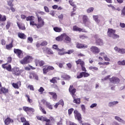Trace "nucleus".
Listing matches in <instances>:
<instances>
[{
  "mask_svg": "<svg viewBox=\"0 0 125 125\" xmlns=\"http://www.w3.org/2000/svg\"><path fill=\"white\" fill-rule=\"evenodd\" d=\"M48 93L52 96V98L54 101L57 100V94H56V93L53 92H49Z\"/></svg>",
  "mask_w": 125,
  "mask_h": 125,
  "instance_id": "obj_19",
  "label": "nucleus"
},
{
  "mask_svg": "<svg viewBox=\"0 0 125 125\" xmlns=\"http://www.w3.org/2000/svg\"><path fill=\"white\" fill-rule=\"evenodd\" d=\"M117 65L119 66H124V60L123 61H119L117 62Z\"/></svg>",
  "mask_w": 125,
  "mask_h": 125,
  "instance_id": "obj_40",
  "label": "nucleus"
},
{
  "mask_svg": "<svg viewBox=\"0 0 125 125\" xmlns=\"http://www.w3.org/2000/svg\"><path fill=\"white\" fill-rule=\"evenodd\" d=\"M39 92H41V93H42L43 91H44V89L42 87H41L40 89L38 90Z\"/></svg>",
  "mask_w": 125,
  "mask_h": 125,
  "instance_id": "obj_58",
  "label": "nucleus"
},
{
  "mask_svg": "<svg viewBox=\"0 0 125 125\" xmlns=\"http://www.w3.org/2000/svg\"><path fill=\"white\" fill-rule=\"evenodd\" d=\"M28 112H35V109L33 108L32 107H29Z\"/></svg>",
  "mask_w": 125,
  "mask_h": 125,
  "instance_id": "obj_63",
  "label": "nucleus"
},
{
  "mask_svg": "<svg viewBox=\"0 0 125 125\" xmlns=\"http://www.w3.org/2000/svg\"><path fill=\"white\" fill-rule=\"evenodd\" d=\"M118 103H119L118 101L110 102L108 104V106L109 107H114Z\"/></svg>",
  "mask_w": 125,
  "mask_h": 125,
  "instance_id": "obj_26",
  "label": "nucleus"
},
{
  "mask_svg": "<svg viewBox=\"0 0 125 125\" xmlns=\"http://www.w3.org/2000/svg\"><path fill=\"white\" fill-rule=\"evenodd\" d=\"M114 119L116 121H117V122H119V123H122V124H125V121L123 120L118 116H115Z\"/></svg>",
  "mask_w": 125,
  "mask_h": 125,
  "instance_id": "obj_20",
  "label": "nucleus"
},
{
  "mask_svg": "<svg viewBox=\"0 0 125 125\" xmlns=\"http://www.w3.org/2000/svg\"><path fill=\"white\" fill-rule=\"evenodd\" d=\"M104 61H108V62H109V61H110V59L108 58V57H107L106 55L104 56Z\"/></svg>",
  "mask_w": 125,
  "mask_h": 125,
  "instance_id": "obj_55",
  "label": "nucleus"
},
{
  "mask_svg": "<svg viewBox=\"0 0 125 125\" xmlns=\"http://www.w3.org/2000/svg\"><path fill=\"white\" fill-rule=\"evenodd\" d=\"M26 97H27V101L29 102V103H32V100L30 99V96H29V95H26Z\"/></svg>",
  "mask_w": 125,
  "mask_h": 125,
  "instance_id": "obj_59",
  "label": "nucleus"
},
{
  "mask_svg": "<svg viewBox=\"0 0 125 125\" xmlns=\"http://www.w3.org/2000/svg\"><path fill=\"white\" fill-rule=\"evenodd\" d=\"M2 67L3 69H6L7 71L8 72H12V69H11V65L7 64V63H5L2 65Z\"/></svg>",
  "mask_w": 125,
  "mask_h": 125,
  "instance_id": "obj_10",
  "label": "nucleus"
},
{
  "mask_svg": "<svg viewBox=\"0 0 125 125\" xmlns=\"http://www.w3.org/2000/svg\"><path fill=\"white\" fill-rule=\"evenodd\" d=\"M119 53L120 54H125V48H120L119 51Z\"/></svg>",
  "mask_w": 125,
  "mask_h": 125,
  "instance_id": "obj_48",
  "label": "nucleus"
},
{
  "mask_svg": "<svg viewBox=\"0 0 125 125\" xmlns=\"http://www.w3.org/2000/svg\"><path fill=\"white\" fill-rule=\"evenodd\" d=\"M69 92L70 93V94L72 95H75V93H76V89L73 88V85H70L69 89Z\"/></svg>",
  "mask_w": 125,
  "mask_h": 125,
  "instance_id": "obj_18",
  "label": "nucleus"
},
{
  "mask_svg": "<svg viewBox=\"0 0 125 125\" xmlns=\"http://www.w3.org/2000/svg\"><path fill=\"white\" fill-rule=\"evenodd\" d=\"M17 25L18 26L19 29L20 30H26V28L25 27V25L23 23L20 24L19 22H17Z\"/></svg>",
  "mask_w": 125,
  "mask_h": 125,
  "instance_id": "obj_24",
  "label": "nucleus"
},
{
  "mask_svg": "<svg viewBox=\"0 0 125 125\" xmlns=\"http://www.w3.org/2000/svg\"><path fill=\"white\" fill-rule=\"evenodd\" d=\"M120 49H121V48H119L118 47V46H115L114 48V50H115V52H118V53H119Z\"/></svg>",
  "mask_w": 125,
  "mask_h": 125,
  "instance_id": "obj_47",
  "label": "nucleus"
},
{
  "mask_svg": "<svg viewBox=\"0 0 125 125\" xmlns=\"http://www.w3.org/2000/svg\"><path fill=\"white\" fill-rule=\"evenodd\" d=\"M53 48L54 49H56V50H58V51H59V50L60 49L58 48V45H57L56 44H54L53 45Z\"/></svg>",
  "mask_w": 125,
  "mask_h": 125,
  "instance_id": "obj_52",
  "label": "nucleus"
},
{
  "mask_svg": "<svg viewBox=\"0 0 125 125\" xmlns=\"http://www.w3.org/2000/svg\"><path fill=\"white\" fill-rule=\"evenodd\" d=\"M98 18H99L98 15L93 16V19H94V21L96 22V23H100V20H99Z\"/></svg>",
  "mask_w": 125,
  "mask_h": 125,
  "instance_id": "obj_29",
  "label": "nucleus"
},
{
  "mask_svg": "<svg viewBox=\"0 0 125 125\" xmlns=\"http://www.w3.org/2000/svg\"><path fill=\"white\" fill-rule=\"evenodd\" d=\"M74 113L75 119L78 120V121H82V115L80 113H79V111L75 110H74Z\"/></svg>",
  "mask_w": 125,
  "mask_h": 125,
  "instance_id": "obj_9",
  "label": "nucleus"
},
{
  "mask_svg": "<svg viewBox=\"0 0 125 125\" xmlns=\"http://www.w3.org/2000/svg\"><path fill=\"white\" fill-rule=\"evenodd\" d=\"M26 21H30V22H31V21H32V20H35V17L29 16L26 18Z\"/></svg>",
  "mask_w": 125,
  "mask_h": 125,
  "instance_id": "obj_38",
  "label": "nucleus"
},
{
  "mask_svg": "<svg viewBox=\"0 0 125 125\" xmlns=\"http://www.w3.org/2000/svg\"><path fill=\"white\" fill-rule=\"evenodd\" d=\"M76 62L77 65H79V64H80L81 66H84V62L81 59H79Z\"/></svg>",
  "mask_w": 125,
  "mask_h": 125,
  "instance_id": "obj_28",
  "label": "nucleus"
},
{
  "mask_svg": "<svg viewBox=\"0 0 125 125\" xmlns=\"http://www.w3.org/2000/svg\"><path fill=\"white\" fill-rule=\"evenodd\" d=\"M121 15H122V16H125V11L124 10H122Z\"/></svg>",
  "mask_w": 125,
  "mask_h": 125,
  "instance_id": "obj_64",
  "label": "nucleus"
},
{
  "mask_svg": "<svg viewBox=\"0 0 125 125\" xmlns=\"http://www.w3.org/2000/svg\"><path fill=\"white\" fill-rule=\"evenodd\" d=\"M89 69L91 70V71H97L98 70V67L95 66H90L89 67Z\"/></svg>",
  "mask_w": 125,
  "mask_h": 125,
  "instance_id": "obj_42",
  "label": "nucleus"
},
{
  "mask_svg": "<svg viewBox=\"0 0 125 125\" xmlns=\"http://www.w3.org/2000/svg\"><path fill=\"white\" fill-rule=\"evenodd\" d=\"M93 10H94V8L90 7L86 10V12L87 13H92L93 12Z\"/></svg>",
  "mask_w": 125,
  "mask_h": 125,
  "instance_id": "obj_34",
  "label": "nucleus"
},
{
  "mask_svg": "<svg viewBox=\"0 0 125 125\" xmlns=\"http://www.w3.org/2000/svg\"><path fill=\"white\" fill-rule=\"evenodd\" d=\"M18 37L20 38V39H21L22 40H26V38L25 34L20 32L18 33Z\"/></svg>",
  "mask_w": 125,
  "mask_h": 125,
  "instance_id": "obj_21",
  "label": "nucleus"
},
{
  "mask_svg": "<svg viewBox=\"0 0 125 125\" xmlns=\"http://www.w3.org/2000/svg\"><path fill=\"white\" fill-rule=\"evenodd\" d=\"M37 29H40V28H42V27H43L44 26V21L42 18V17H40L39 15H37Z\"/></svg>",
  "mask_w": 125,
  "mask_h": 125,
  "instance_id": "obj_2",
  "label": "nucleus"
},
{
  "mask_svg": "<svg viewBox=\"0 0 125 125\" xmlns=\"http://www.w3.org/2000/svg\"><path fill=\"white\" fill-rule=\"evenodd\" d=\"M31 59H32V58H31V56H27L23 59L21 60L20 62L21 64H22V65H24L25 64H28V63L30 62Z\"/></svg>",
  "mask_w": 125,
  "mask_h": 125,
  "instance_id": "obj_4",
  "label": "nucleus"
},
{
  "mask_svg": "<svg viewBox=\"0 0 125 125\" xmlns=\"http://www.w3.org/2000/svg\"><path fill=\"white\" fill-rule=\"evenodd\" d=\"M35 63H36V66L39 65V66H40V67H42V66H43V65H44V62H43V61L36 60Z\"/></svg>",
  "mask_w": 125,
  "mask_h": 125,
  "instance_id": "obj_13",
  "label": "nucleus"
},
{
  "mask_svg": "<svg viewBox=\"0 0 125 125\" xmlns=\"http://www.w3.org/2000/svg\"><path fill=\"white\" fill-rule=\"evenodd\" d=\"M109 81L110 83H120V79L115 77L109 79Z\"/></svg>",
  "mask_w": 125,
  "mask_h": 125,
  "instance_id": "obj_12",
  "label": "nucleus"
},
{
  "mask_svg": "<svg viewBox=\"0 0 125 125\" xmlns=\"http://www.w3.org/2000/svg\"><path fill=\"white\" fill-rule=\"evenodd\" d=\"M76 95H72V97L73 98V103H75L77 104V105H80L81 104V99L80 98H76Z\"/></svg>",
  "mask_w": 125,
  "mask_h": 125,
  "instance_id": "obj_14",
  "label": "nucleus"
},
{
  "mask_svg": "<svg viewBox=\"0 0 125 125\" xmlns=\"http://www.w3.org/2000/svg\"><path fill=\"white\" fill-rule=\"evenodd\" d=\"M47 45V42L46 41H43L41 43V45L42 46H44V45Z\"/></svg>",
  "mask_w": 125,
  "mask_h": 125,
  "instance_id": "obj_53",
  "label": "nucleus"
},
{
  "mask_svg": "<svg viewBox=\"0 0 125 125\" xmlns=\"http://www.w3.org/2000/svg\"><path fill=\"white\" fill-rule=\"evenodd\" d=\"M48 71H49V70L48 69V67L47 66H46L45 68L43 69V74L47 73L48 72Z\"/></svg>",
  "mask_w": 125,
  "mask_h": 125,
  "instance_id": "obj_44",
  "label": "nucleus"
},
{
  "mask_svg": "<svg viewBox=\"0 0 125 125\" xmlns=\"http://www.w3.org/2000/svg\"><path fill=\"white\" fill-rule=\"evenodd\" d=\"M99 65H106V66L108 65H110V62H99L98 63Z\"/></svg>",
  "mask_w": 125,
  "mask_h": 125,
  "instance_id": "obj_45",
  "label": "nucleus"
},
{
  "mask_svg": "<svg viewBox=\"0 0 125 125\" xmlns=\"http://www.w3.org/2000/svg\"><path fill=\"white\" fill-rule=\"evenodd\" d=\"M11 23L9 21H8L7 22V24L6 25V28L7 30H8L9 29V27H10Z\"/></svg>",
  "mask_w": 125,
  "mask_h": 125,
  "instance_id": "obj_54",
  "label": "nucleus"
},
{
  "mask_svg": "<svg viewBox=\"0 0 125 125\" xmlns=\"http://www.w3.org/2000/svg\"><path fill=\"white\" fill-rule=\"evenodd\" d=\"M83 77H84V78H87V77H89V76H90V75L89 74V73L85 72H83Z\"/></svg>",
  "mask_w": 125,
  "mask_h": 125,
  "instance_id": "obj_43",
  "label": "nucleus"
},
{
  "mask_svg": "<svg viewBox=\"0 0 125 125\" xmlns=\"http://www.w3.org/2000/svg\"><path fill=\"white\" fill-rule=\"evenodd\" d=\"M64 48H62L61 49L59 50L58 51H59L58 52V54L59 55H64V54H66V53H65V52H63L64 51Z\"/></svg>",
  "mask_w": 125,
  "mask_h": 125,
  "instance_id": "obj_35",
  "label": "nucleus"
},
{
  "mask_svg": "<svg viewBox=\"0 0 125 125\" xmlns=\"http://www.w3.org/2000/svg\"><path fill=\"white\" fill-rule=\"evenodd\" d=\"M65 40L66 42H71V38L66 35V34H63V40Z\"/></svg>",
  "mask_w": 125,
  "mask_h": 125,
  "instance_id": "obj_23",
  "label": "nucleus"
},
{
  "mask_svg": "<svg viewBox=\"0 0 125 125\" xmlns=\"http://www.w3.org/2000/svg\"><path fill=\"white\" fill-rule=\"evenodd\" d=\"M14 52L15 54H17V56H18L19 58H23V52H22L21 50L19 49H14Z\"/></svg>",
  "mask_w": 125,
  "mask_h": 125,
  "instance_id": "obj_7",
  "label": "nucleus"
},
{
  "mask_svg": "<svg viewBox=\"0 0 125 125\" xmlns=\"http://www.w3.org/2000/svg\"><path fill=\"white\" fill-rule=\"evenodd\" d=\"M4 123L5 125H9L10 124H13V123H14V121H13V119H12L9 117H7L4 121Z\"/></svg>",
  "mask_w": 125,
  "mask_h": 125,
  "instance_id": "obj_11",
  "label": "nucleus"
},
{
  "mask_svg": "<svg viewBox=\"0 0 125 125\" xmlns=\"http://www.w3.org/2000/svg\"><path fill=\"white\" fill-rule=\"evenodd\" d=\"M73 31H78L79 32H83L84 33L86 32L85 30L80 28L77 26H73Z\"/></svg>",
  "mask_w": 125,
  "mask_h": 125,
  "instance_id": "obj_22",
  "label": "nucleus"
},
{
  "mask_svg": "<svg viewBox=\"0 0 125 125\" xmlns=\"http://www.w3.org/2000/svg\"><path fill=\"white\" fill-rule=\"evenodd\" d=\"M94 38L96 39V43L97 45H103V40L99 38L98 35H95Z\"/></svg>",
  "mask_w": 125,
  "mask_h": 125,
  "instance_id": "obj_8",
  "label": "nucleus"
},
{
  "mask_svg": "<svg viewBox=\"0 0 125 125\" xmlns=\"http://www.w3.org/2000/svg\"><path fill=\"white\" fill-rule=\"evenodd\" d=\"M83 24H84L85 26L90 25V21H89V19H88V17L86 15L83 16Z\"/></svg>",
  "mask_w": 125,
  "mask_h": 125,
  "instance_id": "obj_5",
  "label": "nucleus"
},
{
  "mask_svg": "<svg viewBox=\"0 0 125 125\" xmlns=\"http://www.w3.org/2000/svg\"><path fill=\"white\" fill-rule=\"evenodd\" d=\"M83 74L82 72L80 73V75H77V79H82V78H83Z\"/></svg>",
  "mask_w": 125,
  "mask_h": 125,
  "instance_id": "obj_50",
  "label": "nucleus"
},
{
  "mask_svg": "<svg viewBox=\"0 0 125 125\" xmlns=\"http://www.w3.org/2000/svg\"><path fill=\"white\" fill-rule=\"evenodd\" d=\"M76 47L77 48H87V45L84 44H81L79 43H76Z\"/></svg>",
  "mask_w": 125,
  "mask_h": 125,
  "instance_id": "obj_17",
  "label": "nucleus"
},
{
  "mask_svg": "<svg viewBox=\"0 0 125 125\" xmlns=\"http://www.w3.org/2000/svg\"><path fill=\"white\" fill-rule=\"evenodd\" d=\"M12 84V86H13V87H14V88L18 89V88H19V86H21V82H18L17 83H13Z\"/></svg>",
  "mask_w": 125,
  "mask_h": 125,
  "instance_id": "obj_25",
  "label": "nucleus"
},
{
  "mask_svg": "<svg viewBox=\"0 0 125 125\" xmlns=\"http://www.w3.org/2000/svg\"><path fill=\"white\" fill-rule=\"evenodd\" d=\"M33 38L29 37L27 38V42H30V43H32L33 42Z\"/></svg>",
  "mask_w": 125,
  "mask_h": 125,
  "instance_id": "obj_46",
  "label": "nucleus"
},
{
  "mask_svg": "<svg viewBox=\"0 0 125 125\" xmlns=\"http://www.w3.org/2000/svg\"><path fill=\"white\" fill-rule=\"evenodd\" d=\"M74 52L73 49L68 50V51L65 52V54H72Z\"/></svg>",
  "mask_w": 125,
  "mask_h": 125,
  "instance_id": "obj_49",
  "label": "nucleus"
},
{
  "mask_svg": "<svg viewBox=\"0 0 125 125\" xmlns=\"http://www.w3.org/2000/svg\"><path fill=\"white\" fill-rule=\"evenodd\" d=\"M12 72L14 75H15V76H20L21 73L24 72V70H20L19 67H14L12 69Z\"/></svg>",
  "mask_w": 125,
  "mask_h": 125,
  "instance_id": "obj_3",
  "label": "nucleus"
},
{
  "mask_svg": "<svg viewBox=\"0 0 125 125\" xmlns=\"http://www.w3.org/2000/svg\"><path fill=\"white\" fill-rule=\"evenodd\" d=\"M90 49V51H91V52L93 53V54H98V53L100 52V49L95 46H92V47H91Z\"/></svg>",
  "mask_w": 125,
  "mask_h": 125,
  "instance_id": "obj_6",
  "label": "nucleus"
},
{
  "mask_svg": "<svg viewBox=\"0 0 125 125\" xmlns=\"http://www.w3.org/2000/svg\"><path fill=\"white\" fill-rule=\"evenodd\" d=\"M29 107H27V106H23L22 109L23 110V111H24L25 112H26L27 113V112H29Z\"/></svg>",
  "mask_w": 125,
  "mask_h": 125,
  "instance_id": "obj_51",
  "label": "nucleus"
},
{
  "mask_svg": "<svg viewBox=\"0 0 125 125\" xmlns=\"http://www.w3.org/2000/svg\"><path fill=\"white\" fill-rule=\"evenodd\" d=\"M58 79L56 77L53 78L52 80L50 81V83H57V80Z\"/></svg>",
  "mask_w": 125,
  "mask_h": 125,
  "instance_id": "obj_39",
  "label": "nucleus"
},
{
  "mask_svg": "<svg viewBox=\"0 0 125 125\" xmlns=\"http://www.w3.org/2000/svg\"><path fill=\"white\" fill-rule=\"evenodd\" d=\"M97 106V104H93L90 105V108H94V107H96Z\"/></svg>",
  "mask_w": 125,
  "mask_h": 125,
  "instance_id": "obj_61",
  "label": "nucleus"
},
{
  "mask_svg": "<svg viewBox=\"0 0 125 125\" xmlns=\"http://www.w3.org/2000/svg\"><path fill=\"white\" fill-rule=\"evenodd\" d=\"M30 25L32 27H34V26H36L37 28H38V24L37 23H36V21H35L34 20H32L30 21Z\"/></svg>",
  "mask_w": 125,
  "mask_h": 125,
  "instance_id": "obj_33",
  "label": "nucleus"
},
{
  "mask_svg": "<svg viewBox=\"0 0 125 125\" xmlns=\"http://www.w3.org/2000/svg\"><path fill=\"white\" fill-rule=\"evenodd\" d=\"M4 21H6V16H2L0 14V21L1 22H4Z\"/></svg>",
  "mask_w": 125,
  "mask_h": 125,
  "instance_id": "obj_32",
  "label": "nucleus"
},
{
  "mask_svg": "<svg viewBox=\"0 0 125 125\" xmlns=\"http://www.w3.org/2000/svg\"><path fill=\"white\" fill-rule=\"evenodd\" d=\"M81 108L83 113H84L85 112V106H84V105H81Z\"/></svg>",
  "mask_w": 125,
  "mask_h": 125,
  "instance_id": "obj_56",
  "label": "nucleus"
},
{
  "mask_svg": "<svg viewBox=\"0 0 125 125\" xmlns=\"http://www.w3.org/2000/svg\"><path fill=\"white\" fill-rule=\"evenodd\" d=\"M46 52L47 54H53V51H52L50 49L47 48L46 49Z\"/></svg>",
  "mask_w": 125,
  "mask_h": 125,
  "instance_id": "obj_41",
  "label": "nucleus"
},
{
  "mask_svg": "<svg viewBox=\"0 0 125 125\" xmlns=\"http://www.w3.org/2000/svg\"><path fill=\"white\" fill-rule=\"evenodd\" d=\"M59 105H62V106L63 107L64 106V101H63V100H61L59 101L58 103H57L54 105V107L55 108V109H57V107Z\"/></svg>",
  "mask_w": 125,
  "mask_h": 125,
  "instance_id": "obj_16",
  "label": "nucleus"
},
{
  "mask_svg": "<svg viewBox=\"0 0 125 125\" xmlns=\"http://www.w3.org/2000/svg\"><path fill=\"white\" fill-rule=\"evenodd\" d=\"M37 119L40 121H42V122H46V123H49L50 122V120L47 119L46 117H44L43 116L38 117Z\"/></svg>",
  "mask_w": 125,
  "mask_h": 125,
  "instance_id": "obj_15",
  "label": "nucleus"
},
{
  "mask_svg": "<svg viewBox=\"0 0 125 125\" xmlns=\"http://www.w3.org/2000/svg\"><path fill=\"white\" fill-rule=\"evenodd\" d=\"M13 42V41H12L11 43L6 45V49L9 50V49H11V48H12V47L13 46V45H12Z\"/></svg>",
  "mask_w": 125,
  "mask_h": 125,
  "instance_id": "obj_36",
  "label": "nucleus"
},
{
  "mask_svg": "<svg viewBox=\"0 0 125 125\" xmlns=\"http://www.w3.org/2000/svg\"><path fill=\"white\" fill-rule=\"evenodd\" d=\"M63 37H64V34L61 35V36L57 37L56 38V41H58V42H61V41H63Z\"/></svg>",
  "mask_w": 125,
  "mask_h": 125,
  "instance_id": "obj_30",
  "label": "nucleus"
},
{
  "mask_svg": "<svg viewBox=\"0 0 125 125\" xmlns=\"http://www.w3.org/2000/svg\"><path fill=\"white\" fill-rule=\"evenodd\" d=\"M107 36L109 38H112L114 40H117L120 38V36L116 34V31L112 28H109L107 31Z\"/></svg>",
  "mask_w": 125,
  "mask_h": 125,
  "instance_id": "obj_1",
  "label": "nucleus"
},
{
  "mask_svg": "<svg viewBox=\"0 0 125 125\" xmlns=\"http://www.w3.org/2000/svg\"><path fill=\"white\" fill-rule=\"evenodd\" d=\"M40 109L41 111L42 112V113H43L44 114H46V111H45V110H44V108H42V106H40Z\"/></svg>",
  "mask_w": 125,
  "mask_h": 125,
  "instance_id": "obj_57",
  "label": "nucleus"
},
{
  "mask_svg": "<svg viewBox=\"0 0 125 125\" xmlns=\"http://www.w3.org/2000/svg\"><path fill=\"white\" fill-rule=\"evenodd\" d=\"M73 111H74V109L73 108H70L68 109V115H71Z\"/></svg>",
  "mask_w": 125,
  "mask_h": 125,
  "instance_id": "obj_60",
  "label": "nucleus"
},
{
  "mask_svg": "<svg viewBox=\"0 0 125 125\" xmlns=\"http://www.w3.org/2000/svg\"><path fill=\"white\" fill-rule=\"evenodd\" d=\"M43 102L44 104H45V105H46L47 108H48L50 110H52V105H51L49 103L44 100H43Z\"/></svg>",
  "mask_w": 125,
  "mask_h": 125,
  "instance_id": "obj_27",
  "label": "nucleus"
},
{
  "mask_svg": "<svg viewBox=\"0 0 125 125\" xmlns=\"http://www.w3.org/2000/svg\"><path fill=\"white\" fill-rule=\"evenodd\" d=\"M53 30L57 33H60L61 32H62V28L58 27H54Z\"/></svg>",
  "mask_w": 125,
  "mask_h": 125,
  "instance_id": "obj_31",
  "label": "nucleus"
},
{
  "mask_svg": "<svg viewBox=\"0 0 125 125\" xmlns=\"http://www.w3.org/2000/svg\"><path fill=\"white\" fill-rule=\"evenodd\" d=\"M0 91L1 93H7V92H8V89H6L4 87H2L0 89Z\"/></svg>",
  "mask_w": 125,
  "mask_h": 125,
  "instance_id": "obj_37",
  "label": "nucleus"
},
{
  "mask_svg": "<svg viewBox=\"0 0 125 125\" xmlns=\"http://www.w3.org/2000/svg\"><path fill=\"white\" fill-rule=\"evenodd\" d=\"M65 63H59L58 65L60 68H63V65H64Z\"/></svg>",
  "mask_w": 125,
  "mask_h": 125,
  "instance_id": "obj_62",
  "label": "nucleus"
}]
</instances>
